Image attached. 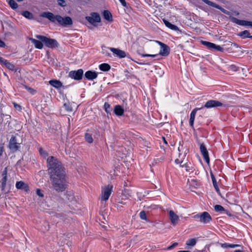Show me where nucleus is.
<instances>
[{
    "mask_svg": "<svg viewBox=\"0 0 252 252\" xmlns=\"http://www.w3.org/2000/svg\"><path fill=\"white\" fill-rule=\"evenodd\" d=\"M239 246L240 245L237 244H229V248H234Z\"/></svg>",
    "mask_w": 252,
    "mask_h": 252,
    "instance_id": "nucleus-52",
    "label": "nucleus"
},
{
    "mask_svg": "<svg viewBox=\"0 0 252 252\" xmlns=\"http://www.w3.org/2000/svg\"><path fill=\"white\" fill-rule=\"evenodd\" d=\"M201 42L203 45L206 46L209 49L213 50L214 47L215 46V44L210 42L202 41Z\"/></svg>",
    "mask_w": 252,
    "mask_h": 252,
    "instance_id": "nucleus-27",
    "label": "nucleus"
},
{
    "mask_svg": "<svg viewBox=\"0 0 252 252\" xmlns=\"http://www.w3.org/2000/svg\"><path fill=\"white\" fill-rule=\"evenodd\" d=\"M86 19L92 25H94V23H98L100 22V17L97 13L92 12L91 16H86Z\"/></svg>",
    "mask_w": 252,
    "mask_h": 252,
    "instance_id": "nucleus-10",
    "label": "nucleus"
},
{
    "mask_svg": "<svg viewBox=\"0 0 252 252\" xmlns=\"http://www.w3.org/2000/svg\"><path fill=\"white\" fill-rule=\"evenodd\" d=\"M169 218L172 224L175 225L179 220V218L173 211L169 212Z\"/></svg>",
    "mask_w": 252,
    "mask_h": 252,
    "instance_id": "nucleus-15",
    "label": "nucleus"
},
{
    "mask_svg": "<svg viewBox=\"0 0 252 252\" xmlns=\"http://www.w3.org/2000/svg\"><path fill=\"white\" fill-rule=\"evenodd\" d=\"M163 21L164 24L165 25V26L167 27H168V28H170V29L174 30V31H177L179 30V28L176 25L172 24L171 23H170L166 20L163 19Z\"/></svg>",
    "mask_w": 252,
    "mask_h": 252,
    "instance_id": "nucleus-23",
    "label": "nucleus"
},
{
    "mask_svg": "<svg viewBox=\"0 0 252 252\" xmlns=\"http://www.w3.org/2000/svg\"><path fill=\"white\" fill-rule=\"evenodd\" d=\"M213 50L222 52L223 51V48L220 45H217L215 44V46L214 47Z\"/></svg>",
    "mask_w": 252,
    "mask_h": 252,
    "instance_id": "nucleus-41",
    "label": "nucleus"
},
{
    "mask_svg": "<svg viewBox=\"0 0 252 252\" xmlns=\"http://www.w3.org/2000/svg\"><path fill=\"white\" fill-rule=\"evenodd\" d=\"M16 187L19 189H24L26 192L29 191V186L23 181L17 182L16 183Z\"/></svg>",
    "mask_w": 252,
    "mask_h": 252,
    "instance_id": "nucleus-16",
    "label": "nucleus"
},
{
    "mask_svg": "<svg viewBox=\"0 0 252 252\" xmlns=\"http://www.w3.org/2000/svg\"><path fill=\"white\" fill-rule=\"evenodd\" d=\"M40 17L46 18L50 20L52 23H58L61 26L66 27L68 26L72 25V19L69 16H65L63 17L60 15H54L53 13L50 12H44L40 14Z\"/></svg>",
    "mask_w": 252,
    "mask_h": 252,
    "instance_id": "nucleus-2",
    "label": "nucleus"
},
{
    "mask_svg": "<svg viewBox=\"0 0 252 252\" xmlns=\"http://www.w3.org/2000/svg\"><path fill=\"white\" fill-rule=\"evenodd\" d=\"M85 138L86 141L89 143H92L93 142V138L92 135L90 133H86L85 135Z\"/></svg>",
    "mask_w": 252,
    "mask_h": 252,
    "instance_id": "nucleus-30",
    "label": "nucleus"
},
{
    "mask_svg": "<svg viewBox=\"0 0 252 252\" xmlns=\"http://www.w3.org/2000/svg\"><path fill=\"white\" fill-rule=\"evenodd\" d=\"M223 104L219 101L216 100H210L207 101L204 107L207 108H211L222 106Z\"/></svg>",
    "mask_w": 252,
    "mask_h": 252,
    "instance_id": "nucleus-11",
    "label": "nucleus"
},
{
    "mask_svg": "<svg viewBox=\"0 0 252 252\" xmlns=\"http://www.w3.org/2000/svg\"><path fill=\"white\" fill-rule=\"evenodd\" d=\"M139 216L141 219L145 220L147 222H149L150 220L147 218V215L144 211H141L139 214Z\"/></svg>",
    "mask_w": 252,
    "mask_h": 252,
    "instance_id": "nucleus-31",
    "label": "nucleus"
},
{
    "mask_svg": "<svg viewBox=\"0 0 252 252\" xmlns=\"http://www.w3.org/2000/svg\"><path fill=\"white\" fill-rule=\"evenodd\" d=\"M97 76V73L91 70L87 71L85 73V77L89 80L95 79Z\"/></svg>",
    "mask_w": 252,
    "mask_h": 252,
    "instance_id": "nucleus-18",
    "label": "nucleus"
},
{
    "mask_svg": "<svg viewBox=\"0 0 252 252\" xmlns=\"http://www.w3.org/2000/svg\"><path fill=\"white\" fill-rule=\"evenodd\" d=\"M178 245V243H176V242H175L172 245L169 246L168 248H167V250H171L172 249H173L174 248H175V247H176Z\"/></svg>",
    "mask_w": 252,
    "mask_h": 252,
    "instance_id": "nucleus-46",
    "label": "nucleus"
},
{
    "mask_svg": "<svg viewBox=\"0 0 252 252\" xmlns=\"http://www.w3.org/2000/svg\"><path fill=\"white\" fill-rule=\"evenodd\" d=\"M3 152V147H1L0 148V156L2 155Z\"/></svg>",
    "mask_w": 252,
    "mask_h": 252,
    "instance_id": "nucleus-55",
    "label": "nucleus"
},
{
    "mask_svg": "<svg viewBox=\"0 0 252 252\" xmlns=\"http://www.w3.org/2000/svg\"><path fill=\"white\" fill-rule=\"evenodd\" d=\"M160 45V50L159 52V54L163 56H167L169 55V52H170V49L169 47L166 45V44L160 42V41H157Z\"/></svg>",
    "mask_w": 252,
    "mask_h": 252,
    "instance_id": "nucleus-12",
    "label": "nucleus"
},
{
    "mask_svg": "<svg viewBox=\"0 0 252 252\" xmlns=\"http://www.w3.org/2000/svg\"><path fill=\"white\" fill-rule=\"evenodd\" d=\"M221 246L223 248H229V244L228 243H223L221 245Z\"/></svg>",
    "mask_w": 252,
    "mask_h": 252,
    "instance_id": "nucleus-51",
    "label": "nucleus"
},
{
    "mask_svg": "<svg viewBox=\"0 0 252 252\" xmlns=\"http://www.w3.org/2000/svg\"><path fill=\"white\" fill-rule=\"evenodd\" d=\"M50 229V225L47 223H44L42 226L41 229L43 232L48 231Z\"/></svg>",
    "mask_w": 252,
    "mask_h": 252,
    "instance_id": "nucleus-37",
    "label": "nucleus"
},
{
    "mask_svg": "<svg viewBox=\"0 0 252 252\" xmlns=\"http://www.w3.org/2000/svg\"><path fill=\"white\" fill-rule=\"evenodd\" d=\"M225 213V214L226 215H227L228 216H229L230 217H232L233 218H235V216L233 215H231L230 214V213L229 212V211H228V210H225V211H224Z\"/></svg>",
    "mask_w": 252,
    "mask_h": 252,
    "instance_id": "nucleus-50",
    "label": "nucleus"
},
{
    "mask_svg": "<svg viewBox=\"0 0 252 252\" xmlns=\"http://www.w3.org/2000/svg\"><path fill=\"white\" fill-rule=\"evenodd\" d=\"M113 188V186L108 185L102 189L101 197L102 200L106 201L108 199Z\"/></svg>",
    "mask_w": 252,
    "mask_h": 252,
    "instance_id": "nucleus-7",
    "label": "nucleus"
},
{
    "mask_svg": "<svg viewBox=\"0 0 252 252\" xmlns=\"http://www.w3.org/2000/svg\"><path fill=\"white\" fill-rule=\"evenodd\" d=\"M229 68V70H231L232 71H237L238 70V67L233 64L231 65Z\"/></svg>",
    "mask_w": 252,
    "mask_h": 252,
    "instance_id": "nucleus-42",
    "label": "nucleus"
},
{
    "mask_svg": "<svg viewBox=\"0 0 252 252\" xmlns=\"http://www.w3.org/2000/svg\"><path fill=\"white\" fill-rule=\"evenodd\" d=\"M36 193L37 195L41 197H43L44 196V194L41 192V190L39 189H36Z\"/></svg>",
    "mask_w": 252,
    "mask_h": 252,
    "instance_id": "nucleus-44",
    "label": "nucleus"
},
{
    "mask_svg": "<svg viewBox=\"0 0 252 252\" xmlns=\"http://www.w3.org/2000/svg\"><path fill=\"white\" fill-rule=\"evenodd\" d=\"M8 148L12 152H15L19 148V144L17 142V139L14 135H12L10 139L8 145Z\"/></svg>",
    "mask_w": 252,
    "mask_h": 252,
    "instance_id": "nucleus-8",
    "label": "nucleus"
},
{
    "mask_svg": "<svg viewBox=\"0 0 252 252\" xmlns=\"http://www.w3.org/2000/svg\"><path fill=\"white\" fill-rule=\"evenodd\" d=\"M13 104H14V107L16 109H18L19 110H21V107L20 105L18 104H16V103H13Z\"/></svg>",
    "mask_w": 252,
    "mask_h": 252,
    "instance_id": "nucleus-49",
    "label": "nucleus"
},
{
    "mask_svg": "<svg viewBox=\"0 0 252 252\" xmlns=\"http://www.w3.org/2000/svg\"><path fill=\"white\" fill-rule=\"evenodd\" d=\"M109 49L114 55L120 58H124L126 57V53L124 51L112 47H110Z\"/></svg>",
    "mask_w": 252,
    "mask_h": 252,
    "instance_id": "nucleus-14",
    "label": "nucleus"
},
{
    "mask_svg": "<svg viewBox=\"0 0 252 252\" xmlns=\"http://www.w3.org/2000/svg\"><path fill=\"white\" fill-rule=\"evenodd\" d=\"M51 188L57 192H63L67 188L65 173L49 176Z\"/></svg>",
    "mask_w": 252,
    "mask_h": 252,
    "instance_id": "nucleus-1",
    "label": "nucleus"
},
{
    "mask_svg": "<svg viewBox=\"0 0 252 252\" xmlns=\"http://www.w3.org/2000/svg\"><path fill=\"white\" fill-rule=\"evenodd\" d=\"M182 167H186V168H187V169H186V171H189V169H188V165H186V164L183 165H182Z\"/></svg>",
    "mask_w": 252,
    "mask_h": 252,
    "instance_id": "nucleus-56",
    "label": "nucleus"
},
{
    "mask_svg": "<svg viewBox=\"0 0 252 252\" xmlns=\"http://www.w3.org/2000/svg\"><path fill=\"white\" fill-rule=\"evenodd\" d=\"M99 69L103 71H107L111 68V66L107 63H102L99 65Z\"/></svg>",
    "mask_w": 252,
    "mask_h": 252,
    "instance_id": "nucleus-26",
    "label": "nucleus"
},
{
    "mask_svg": "<svg viewBox=\"0 0 252 252\" xmlns=\"http://www.w3.org/2000/svg\"><path fill=\"white\" fill-rule=\"evenodd\" d=\"M204 2H205L206 4H208V5L211 6L212 7H214L215 8H216L217 9H220L222 12L223 13L230 16V19L231 21L241 26H249L252 27V21H248L245 20H239L236 18L231 17V12L225 10L223 8L220 6L219 5L212 2L209 0H201Z\"/></svg>",
    "mask_w": 252,
    "mask_h": 252,
    "instance_id": "nucleus-4",
    "label": "nucleus"
},
{
    "mask_svg": "<svg viewBox=\"0 0 252 252\" xmlns=\"http://www.w3.org/2000/svg\"><path fill=\"white\" fill-rule=\"evenodd\" d=\"M22 15L25 17H26V18L28 19H33V14L28 11H23V13H22Z\"/></svg>",
    "mask_w": 252,
    "mask_h": 252,
    "instance_id": "nucleus-28",
    "label": "nucleus"
},
{
    "mask_svg": "<svg viewBox=\"0 0 252 252\" xmlns=\"http://www.w3.org/2000/svg\"><path fill=\"white\" fill-rule=\"evenodd\" d=\"M17 0V1H23L24 0Z\"/></svg>",
    "mask_w": 252,
    "mask_h": 252,
    "instance_id": "nucleus-62",
    "label": "nucleus"
},
{
    "mask_svg": "<svg viewBox=\"0 0 252 252\" xmlns=\"http://www.w3.org/2000/svg\"><path fill=\"white\" fill-rule=\"evenodd\" d=\"M36 37L44 43L46 47L50 48L58 47L59 45L57 41L55 39L48 38L40 35H36Z\"/></svg>",
    "mask_w": 252,
    "mask_h": 252,
    "instance_id": "nucleus-5",
    "label": "nucleus"
},
{
    "mask_svg": "<svg viewBox=\"0 0 252 252\" xmlns=\"http://www.w3.org/2000/svg\"><path fill=\"white\" fill-rule=\"evenodd\" d=\"M102 15L103 18L108 21L112 22L113 21L112 15L109 11L107 10H104Z\"/></svg>",
    "mask_w": 252,
    "mask_h": 252,
    "instance_id": "nucleus-20",
    "label": "nucleus"
},
{
    "mask_svg": "<svg viewBox=\"0 0 252 252\" xmlns=\"http://www.w3.org/2000/svg\"><path fill=\"white\" fill-rule=\"evenodd\" d=\"M8 4L13 9H16L18 7V4L14 0H9Z\"/></svg>",
    "mask_w": 252,
    "mask_h": 252,
    "instance_id": "nucleus-32",
    "label": "nucleus"
},
{
    "mask_svg": "<svg viewBox=\"0 0 252 252\" xmlns=\"http://www.w3.org/2000/svg\"><path fill=\"white\" fill-rule=\"evenodd\" d=\"M124 110L120 105H117L115 106L114 113L117 116H122L123 115Z\"/></svg>",
    "mask_w": 252,
    "mask_h": 252,
    "instance_id": "nucleus-21",
    "label": "nucleus"
},
{
    "mask_svg": "<svg viewBox=\"0 0 252 252\" xmlns=\"http://www.w3.org/2000/svg\"><path fill=\"white\" fill-rule=\"evenodd\" d=\"M182 162H183V161H181V162L179 159H176L175 160V162H176V163H177V164L180 163H182Z\"/></svg>",
    "mask_w": 252,
    "mask_h": 252,
    "instance_id": "nucleus-57",
    "label": "nucleus"
},
{
    "mask_svg": "<svg viewBox=\"0 0 252 252\" xmlns=\"http://www.w3.org/2000/svg\"><path fill=\"white\" fill-rule=\"evenodd\" d=\"M4 65L9 70H14L15 69L14 65L13 64H12L11 63L8 62L7 61H6V62L4 63Z\"/></svg>",
    "mask_w": 252,
    "mask_h": 252,
    "instance_id": "nucleus-35",
    "label": "nucleus"
},
{
    "mask_svg": "<svg viewBox=\"0 0 252 252\" xmlns=\"http://www.w3.org/2000/svg\"><path fill=\"white\" fill-rule=\"evenodd\" d=\"M7 180V178H2V179L0 180V183H1L0 188L1 189V191L3 192L5 191V188L6 187Z\"/></svg>",
    "mask_w": 252,
    "mask_h": 252,
    "instance_id": "nucleus-29",
    "label": "nucleus"
},
{
    "mask_svg": "<svg viewBox=\"0 0 252 252\" xmlns=\"http://www.w3.org/2000/svg\"><path fill=\"white\" fill-rule=\"evenodd\" d=\"M162 138H163V141H164V143H165V144H167V143L166 141L165 140V138H164V137H163Z\"/></svg>",
    "mask_w": 252,
    "mask_h": 252,
    "instance_id": "nucleus-60",
    "label": "nucleus"
},
{
    "mask_svg": "<svg viewBox=\"0 0 252 252\" xmlns=\"http://www.w3.org/2000/svg\"><path fill=\"white\" fill-rule=\"evenodd\" d=\"M28 90H29V91H31L33 90H32V88H28Z\"/></svg>",
    "mask_w": 252,
    "mask_h": 252,
    "instance_id": "nucleus-61",
    "label": "nucleus"
},
{
    "mask_svg": "<svg viewBox=\"0 0 252 252\" xmlns=\"http://www.w3.org/2000/svg\"><path fill=\"white\" fill-rule=\"evenodd\" d=\"M84 71L82 69L77 70H73L69 72L68 76L76 80H80L82 79Z\"/></svg>",
    "mask_w": 252,
    "mask_h": 252,
    "instance_id": "nucleus-9",
    "label": "nucleus"
},
{
    "mask_svg": "<svg viewBox=\"0 0 252 252\" xmlns=\"http://www.w3.org/2000/svg\"><path fill=\"white\" fill-rule=\"evenodd\" d=\"M194 217L199 219V221L204 224L209 223L212 220L210 215L207 212H204L201 214H197Z\"/></svg>",
    "mask_w": 252,
    "mask_h": 252,
    "instance_id": "nucleus-6",
    "label": "nucleus"
},
{
    "mask_svg": "<svg viewBox=\"0 0 252 252\" xmlns=\"http://www.w3.org/2000/svg\"><path fill=\"white\" fill-rule=\"evenodd\" d=\"M7 168L5 167L4 168V170L2 171V173L1 174L2 178H7Z\"/></svg>",
    "mask_w": 252,
    "mask_h": 252,
    "instance_id": "nucleus-43",
    "label": "nucleus"
},
{
    "mask_svg": "<svg viewBox=\"0 0 252 252\" xmlns=\"http://www.w3.org/2000/svg\"><path fill=\"white\" fill-rule=\"evenodd\" d=\"M122 5L124 7H127V3L125 0H119Z\"/></svg>",
    "mask_w": 252,
    "mask_h": 252,
    "instance_id": "nucleus-48",
    "label": "nucleus"
},
{
    "mask_svg": "<svg viewBox=\"0 0 252 252\" xmlns=\"http://www.w3.org/2000/svg\"><path fill=\"white\" fill-rule=\"evenodd\" d=\"M66 198L70 201L73 200L74 196L70 191H67L65 194Z\"/></svg>",
    "mask_w": 252,
    "mask_h": 252,
    "instance_id": "nucleus-33",
    "label": "nucleus"
},
{
    "mask_svg": "<svg viewBox=\"0 0 252 252\" xmlns=\"http://www.w3.org/2000/svg\"><path fill=\"white\" fill-rule=\"evenodd\" d=\"M50 84L53 87L59 89L62 86V83L61 81L57 80H52L49 81Z\"/></svg>",
    "mask_w": 252,
    "mask_h": 252,
    "instance_id": "nucleus-22",
    "label": "nucleus"
},
{
    "mask_svg": "<svg viewBox=\"0 0 252 252\" xmlns=\"http://www.w3.org/2000/svg\"><path fill=\"white\" fill-rule=\"evenodd\" d=\"M178 252H190L189 251H178Z\"/></svg>",
    "mask_w": 252,
    "mask_h": 252,
    "instance_id": "nucleus-58",
    "label": "nucleus"
},
{
    "mask_svg": "<svg viewBox=\"0 0 252 252\" xmlns=\"http://www.w3.org/2000/svg\"><path fill=\"white\" fill-rule=\"evenodd\" d=\"M203 109V107L195 108L191 112L190 115L189 125H190V126H191L192 127H193L194 121L195 119V117L196 112L199 110H201V109Z\"/></svg>",
    "mask_w": 252,
    "mask_h": 252,
    "instance_id": "nucleus-17",
    "label": "nucleus"
},
{
    "mask_svg": "<svg viewBox=\"0 0 252 252\" xmlns=\"http://www.w3.org/2000/svg\"><path fill=\"white\" fill-rule=\"evenodd\" d=\"M30 40L32 41V42L34 45V46L36 48L41 49L43 47V44L42 42L40 40H36L35 39L31 38Z\"/></svg>",
    "mask_w": 252,
    "mask_h": 252,
    "instance_id": "nucleus-19",
    "label": "nucleus"
},
{
    "mask_svg": "<svg viewBox=\"0 0 252 252\" xmlns=\"http://www.w3.org/2000/svg\"><path fill=\"white\" fill-rule=\"evenodd\" d=\"M63 106L65 109L69 112H71L73 111L72 107L70 104V103H65L64 104Z\"/></svg>",
    "mask_w": 252,
    "mask_h": 252,
    "instance_id": "nucleus-36",
    "label": "nucleus"
},
{
    "mask_svg": "<svg viewBox=\"0 0 252 252\" xmlns=\"http://www.w3.org/2000/svg\"><path fill=\"white\" fill-rule=\"evenodd\" d=\"M7 60L4 59L3 58L0 57V63L4 64Z\"/></svg>",
    "mask_w": 252,
    "mask_h": 252,
    "instance_id": "nucleus-54",
    "label": "nucleus"
},
{
    "mask_svg": "<svg viewBox=\"0 0 252 252\" xmlns=\"http://www.w3.org/2000/svg\"><path fill=\"white\" fill-rule=\"evenodd\" d=\"M58 4L62 6L65 7L66 5V2L64 0H57Z\"/></svg>",
    "mask_w": 252,
    "mask_h": 252,
    "instance_id": "nucleus-40",
    "label": "nucleus"
},
{
    "mask_svg": "<svg viewBox=\"0 0 252 252\" xmlns=\"http://www.w3.org/2000/svg\"><path fill=\"white\" fill-rule=\"evenodd\" d=\"M211 178H212V182H213V185H214V187L216 189V190L217 191V192L220 194V190L219 189V188L218 187V186L217 185V181L216 180V179H215V176L212 174L211 173Z\"/></svg>",
    "mask_w": 252,
    "mask_h": 252,
    "instance_id": "nucleus-25",
    "label": "nucleus"
},
{
    "mask_svg": "<svg viewBox=\"0 0 252 252\" xmlns=\"http://www.w3.org/2000/svg\"><path fill=\"white\" fill-rule=\"evenodd\" d=\"M188 183H189V185L197 186V182L194 180H191L190 181L188 180Z\"/></svg>",
    "mask_w": 252,
    "mask_h": 252,
    "instance_id": "nucleus-45",
    "label": "nucleus"
},
{
    "mask_svg": "<svg viewBox=\"0 0 252 252\" xmlns=\"http://www.w3.org/2000/svg\"><path fill=\"white\" fill-rule=\"evenodd\" d=\"M158 55L157 54H155V55H151V54H142L141 56L143 57H155L156 56H157Z\"/></svg>",
    "mask_w": 252,
    "mask_h": 252,
    "instance_id": "nucleus-47",
    "label": "nucleus"
},
{
    "mask_svg": "<svg viewBox=\"0 0 252 252\" xmlns=\"http://www.w3.org/2000/svg\"><path fill=\"white\" fill-rule=\"evenodd\" d=\"M5 46V44L3 41H2L1 39H0V47H4Z\"/></svg>",
    "mask_w": 252,
    "mask_h": 252,
    "instance_id": "nucleus-53",
    "label": "nucleus"
},
{
    "mask_svg": "<svg viewBox=\"0 0 252 252\" xmlns=\"http://www.w3.org/2000/svg\"><path fill=\"white\" fill-rule=\"evenodd\" d=\"M107 56H110V54L109 53H108V54H107Z\"/></svg>",
    "mask_w": 252,
    "mask_h": 252,
    "instance_id": "nucleus-63",
    "label": "nucleus"
},
{
    "mask_svg": "<svg viewBox=\"0 0 252 252\" xmlns=\"http://www.w3.org/2000/svg\"><path fill=\"white\" fill-rule=\"evenodd\" d=\"M104 108H105V111L107 113H109L111 111L110 105V104L108 103L105 102L104 103Z\"/></svg>",
    "mask_w": 252,
    "mask_h": 252,
    "instance_id": "nucleus-39",
    "label": "nucleus"
},
{
    "mask_svg": "<svg viewBox=\"0 0 252 252\" xmlns=\"http://www.w3.org/2000/svg\"><path fill=\"white\" fill-rule=\"evenodd\" d=\"M47 163L49 176L65 173L64 168L56 158L53 156L49 157Z\"/></svg>",
    "mask_w": 252,
    "mask_h": 252,
    "instance_id": "nucleus-3",
    "label": "nucleus"
},
{
    "mask_svg": "<svg viewBox=\"0 0 252 252\" xmlns=\"http://www.w3.org/2000/svg\"><path fill=\"white\" fill-rule=\"evenodd\" d=\"M214 208H215V210L216 211V212H220V211H225V209H224V208L221 206V205H216L214 207Z\"/></svg>",
    "mask_w": 252,
    "mask_h": 252,
    "instance_id": "nucleus-38",
    "label": "nucleus"
},
{
    "mask_svg": "<svg viewBox=\"0 0 252 252\" xmlns=\"http://www.w3.org/2000/svg\"><path fill=\"white\" fill-rule=\"evenodd\" d=\"M124 186H127V185H126V182H125V183Z\"/></svg>",
    "mask_w": 252,
    "mask_h": 252,
    "instance_id": "nucleus-64",
    "label": "nucleus"
},
{
    "mask_svg": "<svg viewBox=\"0 0 252 252\" xmlns=\"http://www.w3.org/2000/svg\"><path fill=\"white\" fill-rule=\"evenodd\" d=\"M238 35L242 37L243 38H252V35H251L249 32L247 30H245L240 32Z\"/></svg>",
    "mask_w": 252,
    "mask_h": 252,
    "instance_id": "nucleus-24",
    "label": "nucleus"
},
{
    "mask_svg": "<svg viewBox=\"0 0 252 252\" xmlns=\"http://www.w3.org/2000/svg\"><path fill=\"white\" fill-rule=\"evenodd\" d=\"M196 240L195 238L189 239L186 242V244L188 246H193L196 244Z\"/></svg>",
    "mask_w": 252,
    "mask_h": 252,
    "instance_id": "nucleus-34",
    "label": "nucleus"
},
{
    "mask_svg": "<svg viewBox=\"0 0 252 252\" xmlns=\"http://www.w3.org/2000/svg\"><path fill=\"white\" fill-rule=\"evenodd\" d=\"M200 150L205 160L208 164H209L210 161V158L209 157L208 152L205 145L203 143L200 144Z\"/></svg>",
    "mask_w": 252,
    "mask_h": 252,
    "instance_id": "nucleus-13",
    "label": "nucleus"
},
{
    "mask_svg": "<svg viewBox=\"0 0 252 252\" xmlns=\"http://www.w3.org/2000/svg\"><path fill=\"white\" fill-rule=\"evenodd\" d=\"M234 252H244L243 251H242L241 250H235Z\"/></svg>",
    "mask_w": 252,
    "mask_h": 252,
    "instance_id": "nucleus-59",
    "label": "nucleus"
}]
</instances>
